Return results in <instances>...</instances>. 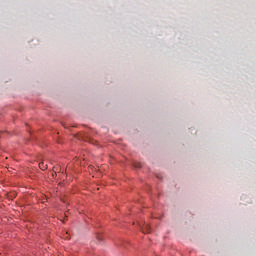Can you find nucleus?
Segmentation results:
<instances>
[{
	"label": "nucleus",
	"instance_id": "obj_2",
	"mask_svg": "<svg viewBox=\"0 0 256 256\" xmlns=\"http://www.w3.org/2000/svg\"><path fill=\"white\" fill-rule=\"evenodd\" d=\"M143 233H151V230H150L149 226H147L146 230H143Z\"/></svg>",
	"mask_w": 256,
	"mask_h": 256
},
{
	"label": "nucleus",
	"instance_id": "obj_3",
	"mask_svg": "<svg viewBox=\"0 0 256 256\" xmlns=\"http://www.w3.org/2000/svg\"><path fill=\"white\" fill-rule=\"evenodd\" d=\"M136 167H138V168L141 167V164H138Z\"/></svg>",
	"mask_w": 256,
	"mask_h": 256
},
{
	"label": "nucleus",
	"instance_id": "obj_1",
	"mask_svg": "<svg viewBox=\"0 0 256 256\" xmlns=\"http://www.w3.org/2000/svg\"><path fill=\"white\" fill-rule=\"evenodd\" d=\"M47 164H45V162H40L39 163V168L42 170V171H46L47 169Z\"/></svg>",
	"mask_w": 256,
	"mask_h": 256
}]
</instances>
